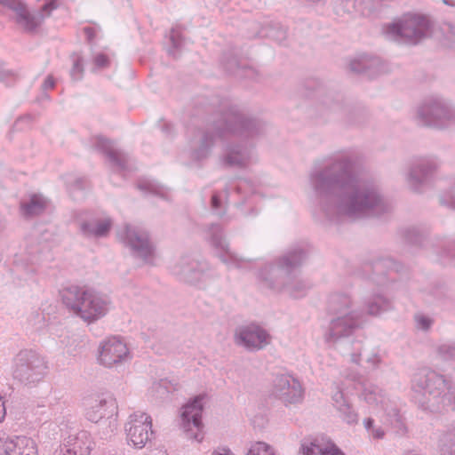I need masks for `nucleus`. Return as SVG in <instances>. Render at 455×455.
Masks as SVG:
<instances>
[{"mask_svg": "<svg viewBox=\"0 0 455 455\" xmlns=\"http://www.w3.org/2000/svg\"><path fill=\"white\" fill-rule=\"evenodd\" d=\"M328 311L336 315L325 328L323 339L326 344L339 349L344 355L349 357L354 363H359L362 345L353 343V351L343 349V343L349 339L364 323L363 311L355 305L349 292L336 291L328 299Z\"/></svg>", "mask_w": 455, "mask_h": 455, "instance_id": "nucleus-3", "label": "nucleus"}, {"mask_svg": "<svg viewBox=\"0 0 455 455\" xmlns=\"http://www.w3.org/2000/svg\"><path fill=\"white\" fill-rule=\"evenodd\" d=\"M54 85H55V81H54L53 77L52 76H48L43 84V89L44 91L50 90V89H52L54 87Z\"/></svg>", "mask_w": 455, "mask_h": 455, "instance_id": "nucleus-49", "label": "nucleus"}, {"mask_svg": "<svg viewBox=\"0 0 455 455\" xmlns=\"http://www.w3.org/2000/svg\"><path fill=\"white\" fill-rule=\"evenodd\" d=\"M212 455H234L230 450L228 449H218L215 451H213Z\"/></svg>", "mask_w": 455, "mask_h": 455, "instance_id": "nucleus-50", "label": "nucleus"}, {"mask_svg": "<svg viewBox=\"0 0 455 455\" xmlns=\"http://www.w3.org/2000/svg\"><path fill=\"white\" fill-rule=\"evenodd\" d=\"M301 248L289 251L276 264L265 266L258 274L259 281L267 287L280 293L298 299L304 297L311 285L299 276L297 268L306 259Z\"/></svg>", "mask_w": 455, "mask_h": 455, "instance_id": "nucleus-4", "label": "nucleus"}, {"mask_svg": "<svg viewBox=\"0 0 455 455\" xmlns=\"http://www.w3.org/2000/svg\"><path fill=\"white\" fill-rule=\"evenodd\" d=\"M377 60L368 55H361L349 62V69L354 73H363L371 68Z\"/></svg>", "mask_w": 455, "mask_h": 455, "instance_id": "nucleus-36", "label": "nucleus"}, {"mask_svg": "<svg viewBox=\"0 0 455 455\" xmlns=\"http://www.w3.org/2000/svg\"><path fill=\"white\" fill-rule=\"evenodd\" d=\"M246 186H248V183H247V181H246V180H242V181H240V183H239V184L237 185V187H236L237 192H238V193H241V190H242L244 187H246Z\"/></svg>", "mask_w": 455, "mask_h": 455, "instance_id": "nucleus-51", "label": "nucleus"}, {"mask_svg": "<svg viewBox=\"0 0 455 455\" xmlns=\"http://www.w3.org/2000/svg\"><path fill=\"white\" fill-rule=\"evenodd\" d=\"M84 405L86 419L94 423H98L103 418L111 417L117 411L116 401L110 394L87 398Z\"/></svg>", "mask_w": 455, "mask_h": 455, "instance_id": "nucleus-21", "label": "nucleus"}, {"mask_svg": "<svg viewBox=\"0 0 455 455\" xmlns=\"http://www.w3.org/2000/svg\"><path fill=\"white\" fill-rule=\"evenodd\" d=\"M222 204V195L213 194L212 196V208L215 211L221 208Z\"/></svg>", "mask_w": 455, "mask_h": 455, "instance_id": "nucleus-47", "label": "nucleus"}, {"mask_svg": "<svg viewBox=\"0 0 455 455\" xmlns=\"http://www.w3.org/2000/svg\"><path fill=\"white\" fill-rule=\"evenodd\" d=\"M416 118L423 125L445 128L455 124V108L443 98L431 97L418 107Z\"/></svg>", "mask_w": 455, "mask_h": 455, "instance_id": "nucleus-8", "label": "nucleus"}, {"mask_svg": "<svg viewBox=\"0 0 455 455\" xmlns=\"http://www.w3.org/2000/svg\"><path fill=\"white\" fill-rule=\"evenodd\" d=\"M373 422L374 420L372 419L367 418L363 420V426L372 438L382 439L385 435L384 430L381 427H374Z\"/></svg>", "mask_w": 455, "mask_h": 455, "instance_id": "nucleus-44", "label": "nucleus"}, {"mask_svg": "<svg viewBox=\"0 0 455 455\" xmlns=\"http://www.w3.org/2000/svg\"><path fill=\"white\" fill-rule=\"evenodd\" d=\"M92 63V71L95 72L98 69H104L108 68L110 65V59L105 53L98 52L93 56Z\"/></svg>", "mask_w": 455, "mask_h": 455, "instance_id": "nucleus-43", "label": "nucleus"}, {"mask_svg": "<svg viewBox=\"0 0 455 455\" xmlns=\"http://www.w3.org/2000/svg\"><path fill=\"white\" fill-rule=\"evenodd\" d=\"M440 455H455V430L442 435L438 443Z\"/></svg>", "mask_w": 455, "mask_h": 455, "instance_id": "nucleus-37", "label": "nucleus"}, {"mask_svg": "<svg viewBox=\"0 0 455 455\" xmlns=\"http://www.w3.org/2000/svg\"><path fill=\"white\" fill-rule=\"evenodd\" d=\"M367 313L371 315H379L393 309V302L382 294H373L366 302Z\"/></svg>", "mask_w": 455, "mask_h": 455, "instance_id": "nucleus-30", "label": "nucleus"}, {"mask_svg": "<svg viewBox=\"0 0 455 455\" xmlns=\"http://www.w3.org/2000/svg\"><path fill=\"white\" fill-rule=\"evenodd\" d=\"M0 455H37L36 443L26 436L0 433Z\"/></svg>", "mask_w": 455, "mask_h": 455, "instance_id": "nucleus-23", "label": "nucleus"}, {"mask_svg": "<svg viewBox=\"0 0 455 455\" xmlns=\"http://www.w3.org/2000/svg\"><path fill=\"white\" fill-rule=\"evenodd\" d=\"M299 455H345L334 444L320 443L317 440L301 444Z\"/></svg>", "mask_w": 455, "mask_h": 455, "instance_id": "nucleus-29", "label": "nucleus"}, {"mask_svg": "<svg viewBox=\"0 0 455 455\" xmlns=\"http://www.w3.org/2000/svg\"><path fill=\"white\" fill-rule=\"evenodd\" d=\"M86 439V432H82L76 436H68L66 443L60 446L54 455H88L90 445L84 441Z\"/></svg>", "mask_w": 455, "mask_h": 455, "instance_id": "nucleus-27", "label": "nucleus"}, {"mask_svg": "<svg viewBox=\"0 0 455 455\" xmlns=\"http://www.w3.org/2000/svg\"><path fill=\"white\" fill-rule=\"evenodd\" d=\"M50 206V201L41 194H32L20 202V213L25 218H33L44 213Z\"/></svg>", "mask_w": 455, "mask_h": 455, "instance_id": "nucleus-26", "label": "nucleus"}, {"mask_svg": "<svg viewBox=\"0 0 455 455\" xmlns=\"http://www.w3.org/2000/svg\"><path fill=\"white\" fill-rule=\"evenodd\" d=\"M270 393L285 406L301 403L304 398L300 382L290 374L276 375L272 381Z\"/></svg>", "mask_w": 455, "mask_h": 455, "instance_id": "nucleus-15", "label": "nucleus"}, {"mask_svg": "<svg viewBox=\"0 0 455 455\" xmlns=\"http://www.w3.org/2000/svg\"><path fill=\"white\" fill-rule=\"evenodd\" d=\"M373 275L371 278L376 282L379 285L384 286L386 284L385 277L381 276V272L384 268H387L388 272H399L402 268V265L395 261L391 258L383 259L376 261L373 266Z\"/></svg>", "mask_w": 455, "mask_h": 455, "instance_id": "nucleus-31", "label": "nucleus"}, {"mask_svg": "<svg viewBox=\"0 0 455 455\" xmlns=\"http://www.w3.org/2000/svg\"><path fill=\"white\" fill-rule=\"evenodd\" d=\"M94 146L96 149L108 156L116 172H124L127 170V156L124 152L117 150L114 147L113 142L104 137L98 136L94 139Z\"/></svg>", "mask_w": 455, "mask_h": 455, "instance_id": "nucleus-25", "label": "nucleus"}, {"mask_svg": "<svg viewBox=\"0 0 455 455\" xmlns=\"http://www.w3.org/2000/svg\"><path fill=\"white\" fill-rule=\"evenodd\" d=\"M117 235L131 249L134 256L150 262L153 259L154 246L147 230L132 225H124Z\"/></svg>", "mask_w": 455, "mask_h": 455, "instance_id": "nucleus-13", "label": "nucleus"}, {"mask_svg": "<svg viewBox=\"0 0 455 455\" xmlns=\"http://www.w3.org/2000/svg\"><path fill=\"white\" fill-rule=\"evenodd\" d=\"M204 395L196 396L182 407L181 424L188 436L196 442L203 440L202 429V411Z\"/></svg>", "mask_w": 455, "mask_h": 455, "instance_id": "nucleus-20", "label": "nucleus"}, {"mask_svg": "<svg viewBox=\"0 0 455 455\" xmlns=\"http://www.w3.org/2000/svg\"><path fill=\"white\" fill-rule=\"evenodd\" d=\"M112 226L109 218L96 219L81 225L83 234L89 237H102L108 235Z\"/></svg>", "mask_w": 455, "mask_h": 455, "instance_id": "nucleus-28", "label": "nucleus"}, {"mask_svg": "<svg viewBox=\"0 0 455 455\" xmlns=\"http://www.w3.org/2000/svg\"><path fill=\"white\" fill-rule=\"evenodd\" d=\"M170 271L180 282L193 285H203L212 277L208 262L192 255L180 256L170 266Z\"/></svg>", "mask_w": 455, "mask_h": 455, "instance_id": "nucleus-11", "label": "nucleus"}, {"mask_svg": "<svg viewBox=\"0 0 455 455\" xmlns=\"http://www.w3.org/2000/svg\"><path fill=\"white\" fill-rule=\"evenodd\" d=\"M92 29L91 28H85V32L89 35L91 33Z\"/></svg>", "mask_w": 455, "mask_h": 455, "instance_id": "nucleus-54", "label": "nucleus"}, {"mask_svg": "<svg viewBox=\"0 0 455 455\" xmlns=\"http://www.w3.org/2000/svg\"><path fill=\"white\" fill-rule=\"evenodd\" d=\"M73 65L70 69L71 78L75 81L82 79L84 75V60L83 57L77 53H74L72 56Z\"/></svg>", "mask_w": 455, "mask_h": 455, "instance_id": "nucleus-40", "label": "nucleus"}, {"mask_svg": "<svg viewBox=\"0 0 455 455\" xmlns=\"http://www.w3.org/2000/svg\"><path fill=\"white\" fill-rule=\"evenodd\" d=\"M47 371V361L34 350H21L12 361V376L24 386L36 385L44 379Z\"/></svg>", "mask_w": 455, "mask_h": 455, "instance_id": "nucleus-7", "label": "nucleus"}, {"mask_svg": "<svg viewBox=\"0 0 455 455\" xmlns=\"http://www.w3.org/2000/svg\"><path fill=\"white\" fill-rule=\"evenodd\" d=\"M415 391H423L427 402L421 403L424 410L435 412L446 407H455V385L451 378L431 369L416 372L411 380Z\"/></svg>", "mask_w": 455, "mask_h": 455, "instance_id": "nucleus-6", "label": "nucleus"}, {"mask_svg": "<svg viewBox=\"0 0 455 455\" xmlns=\"http://www.w3.org/2000/svg\"><path fill=\"white\" fill-rule=\"evenodd\" d=\"M217 124H224V113L218 119H214L205 130L199 131L191 140L189 155L193 162L201 163L210 156L215 144V138L219 137L215 128Z\"/></svg>", "mask_w": 455, "mask_h": 455, "instance_id": "nucleus-18", "label": "nucleus"}, {"mask_svg": "<svg viewBox=\"0 0 455 455\" xmlns=\"http://www.w3.org/2000/svg\"><path fill=\"white\" fill-rule=\"evenodd\" d=\"M332 405L339 412V416L347 424H355L358 421V414L344 394L343 384L335 382L331 390Z\"/></svg>", "mask_w": 455, "mask_h": 455, "instance_id": "nucleus-24", "label": "nucleus"}, {"mask_svg": "<svg viewBox=\"0 0 455 455\" xmlns=\"http://www.w3.org/2000/svg\"><path fill=\"white\" fill-rule=\"evenodd\" d=\"M207 239L216 250L217 257L228 268H243L249 263L248 259L239 257L229 249L228 243L223 235L222 228L219 225H212L208 228Z\"/></svg>", "mask_w": 455, "mask_h": 455, "instance_id": "nucleus-17", "label": "nucleus"}, {"mask_svg": "<svg viewBox=\"0 0 455 455\" xmlns=\"http://www.w3.org/2000/svg\"><path fill=\"white\" fill-rule=\"evenodd\" d=\"M248 455H275V451L268 443L257 442L251 446Z\"/></svg>", "mask_w": 455, "mask_h": 455, "instance_id": "nucleus-41", "label": "nucleus"}, {"mask_svg": "<svg viewBox=\"0 0 455 455\" xmlns=\"http://www.w3.org/2000/svg\"><path fill=\"white\" fill-rule=\"evenodd\" d=\"M260 36L281 43L286 37V30L279 23H273L264 27L260 31Z\"/></svg>", "mask_w": 455, "mask_h": 455, "instance_id": "nucleus-38", "label": "nucleus"}, {"mask_svg": "<svg viewBox=\"0 0 455 455\" xmlns=\"http://www.w3.org/2000/svg\"><path fill=\"white\" fill-rule=\"evenodd\" d=\"M358 385L361 388L359 396L370 409L377 412H383L387 416L386 421L391 425L401 422L398 410L391 403L382 388L370 382H360Z\"/></svg>", "mask_w": 455, "mask_h": 455, "instance_id": "nucleus-12", "label": "nucleus"}, {"mask_svg": "<svg viewBox=\"0 0 455 455\" xmlns=\"http://www.w3.org/2000/svg\"><path fill=\"white\" fill-rule=\"evenodd\" d=\"M170 39L172 43V45L174 48L179 49L181 47L182 42H181V36L180 35V32L177 29H172Z\"/></svg>", "mask_w": 455, "mask_h": 455, "instance_id": "nucleus-46", "label": "nucleus"}, {"mask_svg": "<svg viewBox=\"0 0 455 455\" xmlns=\"http://www.w3.org/2000/svg\"><path fill=\"white\" fill-rule=\"evenodd\" d=\"M440 203L443 206L455 210V178L451 189L441 196Z\"/></svg>", "mask_w": 455, "mask_h": 455, "instance_id": "nucleus-42", "label": "nucleus"}, {"mask_svg": "<svg viewBox=\"0 0 455 455\" xmlns=\"http://www.w3.org/2000/svg\"><path fill=\"white\" fill-rule=\"evenodd\" d=\"M413 320L416 329L422 331H428L435 323L433 316L421 312L416 313Z\"/></svg>", "mask_w": 455, "mask_h": 455, "instance_id": "nucleus-39", "label": "nucleus"}, {"mask_svg": "<svg viewBox=\"0 0 455 455\" xmlns=\"http://www.w3.org/2000/svg\"><path fill=\"white\" fill-rule=\"evenodd\" d=\"M264 123L232 106L224 112V124H216L220 138L232 136L237 142H228L223 148L220 157L226 167L246 169L258 161L253 140L264 132Z\"/></svg>", "mask_w": 455, "mask_h": 455, "instance_id": "nucleus-2", "label": "nucleus"}, {"mask_svg": "<svg viewBox=\"0 0 455 455\" xmlns=\"http://www.w3.org/2000/svg\"><path fill=\"white\" fill-rule=\"evenodd\" d=\"M445 253H446V254H447V256H449V257H455V251H447V252H445Z\"/></svg>", "mask_w": 455, "mask_h": 455, "instance_id": "nucleus-53", "label": "nucleus"}, {"mask_svg": "<svg viewBox=\"0 0 455 455\" xmlns=\"http://www.w3.org/2000/svg\"><path fill=\"white\" fill-rule=\"evenodd\" d=\"M434 352L437 360L455 364V341H441L434 347Z\"/></svg>", "mask_w": 455, "mask_h": 455, "instance_id": "nucleus-32", "label": "nucleus"}, {"mask_svg": "<svg viewBox=\"0 0 455 455\" xmlns=\"http://www.w3.org/2000/svg\"><path fill=\"white\" fill-rule=\"evenodd\" d=\"M137 186L140 190L146 194L156 195L163 198H167L169 194L167 188L149 179H142L139 180Z\"/></svg>", "mask_w": 455, "mask_h": 455, "instance_id": "nucleus-35", "label": "nucleus"}, {"mask_svg": "<svg viewBox=\"0 0 455 455\" xmlns=\"http://www.w3.org/2000/svg\"><path fill=\"white\" fill-rule=\"evenodd\" d=\"M359 156L343 149L315 160L309 184L320 211L331 220L379 215L388 205L377 185L358 177Z\"/></svg>", "mask_w": 455, "mask_h": 455, "instance_id": "nucleus-1", "label": "nucleus"}, {"mask_svg": "<svg viewBox=\"0 0 455 455\" xmlns=\"http://www.w3.org/2000/svg\"><path fill=\"white\" fill-rule=\"evenodd\" d=\"M60 296L66 307L88 323L104 317L110 309L109 298L87 286H67Z\"/></svg>", "mask_w": 455, "mask_h": 455, "instance_id": "nucleus-5", "label": "nucleus"}, {"mask_svg": "<svg viewBox=\"0 0 455 455\" xmlns=\"http://www.w3.org/2000/svg\"><path fill=\"white\" fill-rule=\"evenodd\" d=\"M271 339L268 331L255 323L238 326L234 332L235 344L251 352L265 348Z\"/></svg>", "mask_w": 455, "mask_h": 455, "instance_id": "nucleus-16", "label": "nucleus"}, {"mask_svg": "<svg viewBox=\"0 0 455 455\" xmlns=\"http://www.w3.org/2000/svg\"><path fill=\"white\" fill-rule=\"evenodd\" d=\"M17 75L12 70L0 68V82L10 85L12 82L17 79Z\"/></svg>", "mask_w": 455, "mask_h": 455, "instance_id": "nucleus-45", "label": "nucleus"}, {"mask_svg": "<svg viewBox=\"0 0 455 455\" xmlns=\"http://www.w3.org/2000/svg\"><path fill=\"white\" fill-rule=\"evenodd\" d=\"M125 431L134 447H144L153 435L151 417L142 411L132 413L126 423Z\"/></svg>", "mask_w": 455, "mask_h": 455, "instance_id": "nucleus-19", "label": "nucleus"}, {"mask_svg": "<svg viewBox=\"0 0 455 455\" xmlns=\"http://www.w3.org/2000/svg\"><path fill=\"white\" fill-rule=\"evenodd\" d=\"M1 4L13 12L15 23L25 32L33 33L46 17L59 6L57 0H50L40 10L31 11L22 0H3Z\"/></svg>", "mask_w": 455, "mask_h": 455, "instance_id": "nucleus-10", "label": "nucleus"}, {"mask_svg": "<svg viewBox=\"0 0 455 455\" xmlns=\"http://www.w3.org/2000/svg\"><path fill=\"white\" fill-rule=\"evenodd\" d=\"M428 30L429 21L425 16L408 13L387 25L385 34L389 39L416 44L427 36Z\"/></svg>", "mask_w": 455, "mask_h": 455, "instance_id": "nucleus-9", "label": "nucleus"}, {"mask_svg": "<svg viewBox=\"0 0 455 455\" xmlns=\"http://www.w3.org/2000/svg\"><path fill=\"white\" fill-rule=\"evenodd\" d=\"M36 317L38 318V322H41L44 319V315L39 312L36 313Z\"/></svg>", "mask_w": 455, "mask_h": 455, "instance_id": "nucleus-52", "label": "nucleus"}, {"mask_svg": "<svg viewBox=\"0 0 455 455\" xmlns=\"http://www.w3.org/2000/svg\"><path fill=\"white\" fill-rule=\"evenodd\" d=\"M178 383L166 379L156 382L151 387V394L156 399H165L170 394L177 390Z\"/></svg>", "mask_w": 455, "mask_h": 455, "instance_id": "nucleus-34", "label": "nucleus"}, {"mask_svg": "<svg viewBox=\"0 0 455 455\" xmlns=\"http://www.w3.org/2000/svg\"><path fill=\"white\" fill-rule=\"evenodd\" d=\"M438 164L435 159L424 157L415 160L406 175L408 185L415 191L427 182L437 169Z\"/></svg>", "mask_w": 455, "mask_h": 455, "instance_id": "nucleus-22", "label": "nucleus"}, {"mask_svg": "<svg viewBox=\"0 0 455 455\" xmlns=\"http://www.w3.org/2000/svg\"><path fill=\"white\" fill-rule=\"evenodd\" d=\"M131 359V351L124 339L121 337L113 336L108 338L99 347L98 361L104 367H118Z\"/></svg>", "mask_w": 455, "mask_h": 455, "instance_id": "nucleus-14", "label": "nucleus"}, {"mask_svg": "<svg viewBox=\"0 0 455 455\" xmlns=\"http://www.w3.org/2000/svg\"><path fill=\"white\" fill-rule=\"evenodd\" d=\"M366 362L371 364L372 368H376L380 362V357L377 354H373L366 358Z\"/></svg>", "mask_w": 455, "mask_h": 455, "instance_id": "nucleus-48", "label": "nucleus"}, {"mask_svg": "<svg viewBox=\"0 0 455 455\" xmlns=\"http://www.w3.org/2000/svg\"><path fill=\"white\" fill-rule=\"evenodd\" d=\"M339 5L344 12L348 14H364L365 10L372 7L374 0H339Z\"/></svg>", "mask_w": 455, "mask_h": 455, "instance_id": "nucleus-33", "label": "nucleus"}]
</instances>
